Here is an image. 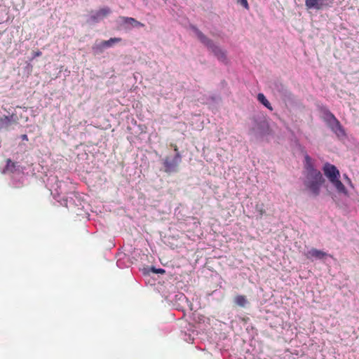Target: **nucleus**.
I'll return each mask as SVG.
<instances>
[{"mask_svg": "<svg viewBox=\"0 0 359 359\" xmlns=\"http://www.w3.org/2000/svg\"><path fill=\"white\" fill-rule=\"evenodd\" d=\"M304 184L306 188L314 196H318L321 187L325 182V179L320 171L315 168L313 161L308 154L304 156Z\"/></svg>", "mask_w": 359, "mask_h": 359, "instance_id": "obj_1", "label": "nucleus"}, {"mask_svg": "<svg viewBox=\"0 0 359 359\" xmlns=\"http://www.w3.org/2000/svg\"><path fill=\"white\" fill-rule=\"evenodd\" d=\"M323 170L324 175L336 189L337 191L339 194L347 196L348 191L340 180V172L337 167L332 164L326 163L323 165Z\"/></svg>", "mask_w": 359, "mask_h": 359, "instance_id": "obj_2", "label": "nucleus"}, {"mask_svg": "<svg viewBox=\"0 0 359 359\" xmlns=\"http://www.w3.org/2000/svg\"><path fill=\"white\" fill-rule=\"evenodd\" d=\"M194 29L201 42L207 46V48L214 53V55L217 57L219 60L222 62H226V56L225 52L223 51L219 47L215 45L211 39H208L197 28H194Z\"/></svg>", "mask_w": 359, "mask_h": 359, "instance_id": "obj_3", "label": "nucleus"}, {"mask_svg": "<svg viewBox=\"0 0 359 359\" xmlns=\"http://www.w3.org/2000/svg\"><path fill=\"white\" fill-rule=\"evenodd\" d=\"M182 161V156L180 152L175 154L173 158H170L167 156L163 159V165L164 172L168 174L172 172H177L178 171V167Z\"/></svg>", "mask_w": 359, "mask_h": 359, "instance_id": "obj_4", "label": "nucleus"}, {"mask_svg": "<svg viewBox=\"0 0 359 359\" xmlns=\"http://www.w3.org/2000/svg\"><path fill=\"white\" fill-rule=\"evenodd\" d=\"M324 115L326 121L328 123L333 132H334L338 135L340 134L344 135V130H343L340 122L330 111L328 109H325Z\"/></svg>", "mask_w": 359, "mask_h": 359, "instance_id": "obj_5", "label": "nucleus"}, {"mask_svg": "<svg viewBox=\"0 0 359 359\" xmlns=\"http://www.w3.org/2000/svg\"><path fill=\"white\" fill-rule=\"evenodd\" d=\"M3 173H10L13 177L20 175V162L12 161L10 158L6 160V165L3 170Z\"/></svg>", "mask_w": 359, "mask_h": 359, "instance_id": "obj_6", "label": "nucleus"}, {"mask_svg": "<svg viewBox=\"0 0 359 359\" xmlns=\"http://www.w3.org/2000/svg\"><path fill=\"white\" fill-rule=\"evenodd\" d=\"M305 6L307 9L321 10L323 8L329 7L330 4L327 0H305Z\"/></svg>", "mask_w": 359, "mask_h": 359, "instance_id": "obj_7", "label": "nucleus"}, {"mask_svg": "<svg viewBox=\"0 0 359 359\" xmlns=\"http://www.w3.org/2000/svg\"><path fill=\"white\" fill-rule=\"evenodd\" d=\"M305 256L309 259H311L313 257H315L318 259H323L327 256H328V255L322 250H318L316 248H312L305 253Z\"/></svg>", "mask_w": 359, "mask_h": 359, "instance_id": "obj_8", "label": "nucleus"}, {"mask_svg": "<svg viewBox=\"0 0 359 359\" xmlns=\"http://www.w3.org/2000/svg\"><path fill=\"white\" fill-rule=\"evenodd\" d=\"M15 124L12 118L4 116L0 118V130H8Z\"/></svg>", "mask_w": 359, "mask_h": 359, "instance_id": "obj_9", "label": "nucleus"}, {"mask_svg": "<svg viewBox=\"0 0 359 359\" xmlns=\"http://www.w3.org/2000/svg\"><path fill=\"white\" fill-rule=\"evenodd\" d=\"M121 38H111L109 40L103 41L101 43L100 46H93V50L102 49V47H110L112 46L115 43H118L121 41Z\"/></svg>", "mask_w": 359, "mask_h": 359, "instance_id": "obj_10", "label": "nucleus"}, {"mask_svg": "<svg viewBox=\"0 0 359 359\" xmlns=\"http://www.w3.org/2000/svg\"><path fill=\"white\" fill-rule=\"evenodd\" d=\"M120 19L122 22L126 23V24H130L133 27H144V25L143 23L137 21V20H135L133 18L121 16V17H120Z\"/></svg>", "mask_w": 359, "mask_h": 359, "instance_id": "obj_11", "label": "nucleus"}, {"mask_svg": "<svg viewBox=\"0 0 359 359\" xmlns=\"http://www.w3.org/2000/svg\"><path fill=\"white\" fill-rule=\"evenodd\" d=\"M257 100L259 102H261L264 107L269 109L270 111H273V107L269 102V101L266 98L265 95L263 93H259L257 95Z\"/></svg>", "mask_w": 359, "mask_h": 359, "instance_id": "obj_12", "label": "nucleus"}, {"mask_svg": "<svg viewBox=\"0 0 359 359\" xmlns=\"http://www.w3.org/2000/svg\"><path fill=\"white\" fill-rule=\"evenodd\" d=\"M234 302L239 306L245 307L248 303V300L245 296L239 294L235 297Z\"/></svg>", "mask_w": 359, "mask_h": 359, "instance_id": "obj_13", "label": "nucleus"}, {"mask_svg": "<svg viewBox=\"0 0 359 359\" xmlns=\"http://www.w3.org/2000/svg\"><path fill=\"white\" fill-rule=\"evenodd\" d=\"M97 11L102 18L107 16L111 13V10L108 7L102 8Z\"/></svg>", "mask_w": 359, "mask_h": 359, "instance_id": "obj_14", "label": "nucleus"}, {"mask_svg": "<svg viewBox=\"0 0 359 359\" xmlns=\"http://www.w3.org/2000/svg\"><path fill=\"white\" fill-rule=\"evenodd\" d=\"M255 210L257 212H259L260 217L264 215L266 212L265 210L264 209V205L263 204H257L255 205Z\"/></svg>", "mask_w": 359, "mask_h": 359, "instance_id": "obj_15", "label": "nucleus"}, {"mask_svg": "<svg viewBox=\"0 0 359 359\" xmlns=\"http://www.w3.org/2000/svg\"><path fill=\"white\" fill-rule=\"evenodd\" d=\"M91 18L93 21L95 22H97L101 19H102V18L101 17L100 15H99V12L97 11L95 14L92 15H91Z\"/></svg>", "mask_w": 359, "mask_h": 359, "instance_id": "obj_16", "label": "nucleus"}, {"mask_svg": "<svg viewBox=\"0 0 359 359\" xmlns=\"http://www.w3.org/2000/svg\"><path fill=\"white\" fill-rule=\"evenodd\" d=\"M91 18L93 21L95 22H97L101 19H102V18L101 17L100 15H99V12L97 11L95 14L92 15H91Z\"/></svg>", "mask_w": 359, "mask_h": 359, "instance_id": "obj_17", "label": "nucleus"}, {"mask_svg": "<svg viewBox=\"0 0 359 359\" xmlns=\"http://www.w3.org/2000/svg\"><path fill=\"white\" fill-rule=\"evenodd\" d=\"M238 2L240 3L243 7L245 8H248V3L247 0H238Z\"/></svg>", "mask_w": 359, "mask_h": 359, "instance_id": "obj_18", "label": "nucleus"}, {"mask_svg": "<svg viewBox=\"0 0 359 359\" xmlns=\"http://www.w3.org/2000/svg\"><path fill=\"white\" fill-rule=\"evenodd\" d=\"M153 271L156 273H161V274H163L165 272V271L163 269H155L154 268H153Z\"/></svg>", "mask_w": 359, "mask_h": 359, "instance_id": "obj_19", "label": "nucleus"}, {"mask_svg": "<svg viewBox=\"0 0 359 359\" xmlns=\"http://www.w3.org/2000/svg\"><path fill=\"white\" fill-rule=\"evenodd\" d=\"M171 147H173L174 149V151H175V154H177V152H179L178 151V147L176 144H171Z\"/></svg>", "mask_w": 359, "mask_h": 359, "instance_id": "obj_20", "label": "nucleus"}, {"mask_svg": "<svg viewBox=\"0 0 359 359\" xmlns=\"http://www.w3.org/2000/svg\"><path fill=\"white\" fill-rule=\"evenodd\" d=\"M27 140V137L26 135L24 134V140Z\"/></svg>", "mask_w": 359, "mask_h": 359, "instance_id": "obj_21", "label": "nucleus"}, {"mask_svg": "<svg viewBox=\"0 0 359 359\" xmlns=\"http://www.w3.org/2000/svg\"><path fill=\"white\" fill-rule=\"evenodd\" d=\"M36 55L37 56L41 55V52H38V53H36Z\"/></svg>", "mask_w": 359, "mask_h": 359, "instance_id": "obj_22", "label": "nucleus"}]
</instances>
